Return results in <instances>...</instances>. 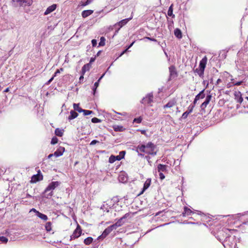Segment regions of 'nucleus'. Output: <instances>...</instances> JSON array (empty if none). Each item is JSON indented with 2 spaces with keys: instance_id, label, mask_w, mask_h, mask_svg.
Returning <instances> with one entry per match:
<instances>
[{
  "instance_id": "473e14b6",
  "label": "nucleus",
  "mask_w": 248,
  "mask_h": 248,
  "mask_svg": "<svg viewBox=\"0 0 248 248\" xmlns=\"http://www.w3.org/2000/svg\"><path fill=\"white\" fill-rule=\"evenodd\" d=\"M89 64H87L84 65L82 67V73L83 75L84 74V73L86 72V71L89 70Z\"/></svg>"
},
{
  "instance_id": "6e6552de",
  "label": "nucleus",
  "mask_w": 248,
  "mask_h": 248,
  "mask_svg": "<svg viewBox=\"0 0 248 248\" xmlns=\"http://www.w3.org/2000/svg\"><path fill=\"white\" fill-rule=\"evenodd\" d=\"M234 94L235 99L237 101V102H238L240 104L242 103L243 101V99L242 97V94L241 92L239 91L235 92Z\"/></svg>"
},
{
  "instance_id": "4be33fe9",
  "label": "nucleus",
  "mask_w": 248,
  "mask_h": 248,
  "mask_svg": "<svg viewBox=\"0 0 248 248\" xmlns=\"http://www.w3.org/2000/svg\"><path fill=\"white\" fill-rule=\"evenodd\" d=\"M174 35L175 36L179 38V39H180L182 38V32L181 31V30L179 29H176L175 30H174Z\"/></svg>"
},
{
  "instance_id": "e2e57ef3",
  "label": "nucleus",
  "mask_w": 248,
  "mask_h": 248,
  "mask_svg": "<svg viewBox=\"0 0 248 248\" xmlns=\"http://www.w3.org/2000/svg\"><path fill=\"white\" fill-rule=\"evenodd\" d=\"M31 211H33L34 212L36 213V215H37V212H38V211H37L36 209H34V208H32Z\"/></svg>"
},
{
  "instance_id": "b1692460",
  "label": "nucleus",
  "mask_w": 248,
  "mask_h": 248,
  "mask_svg": "<svg viewBox=\"0 0 248 248\" xmlns=\"http://www.w3.org/2000/svg\"><path fill=\"white\" fill-rule=\"evenodd\" d=\"M36 216L44 220H46L47 219V217L46 215L43 214L39 212H37Z\"/></svg>"
},
{
  "instance_id": "5701e85b",
  "label": "nucleus",
  "mask_w": 248,
  "mask_h": 248,
  "mask_svg": "<svg viewBox=\"0 0 248 248\" xmlns=\"http://www.w3.org/2000/svg\"><path fill=\"white\" fill-rule=\"evenodd\" d=\"M112 231L111 230V229L109 228V227L106 228L104 231L103 232L102 236L103 237H105L107 235H108L110 232H111ZM101 236H100L99 237H100Z\"/></svg>"
},
{
  "instance_id": "774afa93",
  "label": "nucleus",
  "mask_w": 248,
  "mask_h": 248,
  "mask_svg": "<svg viewBox=\"0 0 248 248\" xmlns=\"http://www.w3.org/2000/svg\"><path fill=\"white\" fill-rule=\"evenodd\" d=\"M84 77H83V75L82 74V75H81L80 78H79V79L80 80H81L82 79H83Z\"/></svg>"
},
{
  "instance_id": "ea45409f",
  "label": "nucleus",
  "mask_w": 248,
  "mask_h": 248,
  "mask_svg": "<svg viewBox=\"0 0 248 248\" xmlns=\"http://www.w3.org/2000/svg\"><path fill=\"white\" fill-rule=\"evenodd\" d=\"M141 121H142V118L140 117L137 118H135L133 120V122H135L138 124L140 123L141 122Z\"/></svg>"
},
{
  "instance_id": "c9c22d12",
  "label": "nucleus",
  "mask_w": 248,
  "mask_h": 248,
  "mask_svg": "<svg viewBox=\"0 0 248 248\" xmlns=\"http://www.w3.org/2000/svg\"><path fill=\"white\" fill-rule=\"evenodd\" d=\"M125 151H121L120 153H119V155H118L117 156L118 157H120V160L124 158V155H125Z\"/></svg>"
},
{
  "instance_id": "f03ea898",
  "label": "nucleus",
  "mask_w": 248,
  "mask_h": 248,
  "mask_svg": "<svg viewBox=\"0 0 248 248\" xmlns=\"http://www.w3.org/2000/svg\"><path fill=\"white\" fill-rule=\"evenodd\" d=\"M60 184L61 183L58 181L52 182L47 186V187L45 189V192L46 193L48 191H51V192L49 193V195L51 196L53 195L52 190H53L56 187L59 186Z\"/></svg>"
},
{
  "instance_id": "864d4df0",
  "label": "nucleus",
  "mask_w": 248,
  "mask_h": 248,
  "mask_svg": "<svg viewBox=\"0 0 248 248\" xmlns=\"http://www.w3.org/2000/svg\"><path fill=\"white\" fill-rule=\"evenodd\" d=\"M55 77L54 76L47 81V84H49L54 79Z\"/></svg>"
},
{
  "instance_id": "c03bdc74",
  "label": "nucleus",
  "mask_w": 248,
  "mask_h": 248,
  "mask_svg": "<svg viewBox=\"0 0 248 248\" xmlns=\"http://www.w3.org/2000/svg\"><path fill=\"white\" fill-rule=\"evenodd\" d=\"M63 71V69L62 68H61L60 69H57L54 75V77H56L57 74L60 73L61 72Z\"/></svg>"
},
{
  "instance_id": "39448f33",
  "label": "nucleus",
  "mask_w": 248,
  "mask_h": 248,
  "mask_svg": "<svg viewBox=\"0 0 248 248\" xmlns=\"http://www.w3.org/2000/svg\"><path fill=\"white\" fill-rule=\"evenodd\" d=\"M40 170L38 172V173L35 175H33L31 177V183H36L38 181H41L43 180V176L42 174H39Z\"/></svg>"
},
{
  "instance_id": "13d9d810",
  "label": "nucleus",
  "mask_w": 248,
  "mask_h": 248,
  "mask_svg": "<svg viewBox=\"0 0 248 248\" xmlns=\"http://www.w3.org/2000/svg\"><path fill=\"white\" fill-rule=\"evenodd\" d=\"M117 114H119V115H123V116H125L126 115V113L125 112H124L123 113H118V112H116Z\"/></svg>"
},
{
  "instance_id": "bb28decb",
  "label": "nucleus",
  "mask_w": 248,
  "mask_h": 248,
  "mask_svg": "<svg viewBox=\"0 0 248 248\" xmlns=\"http://www.w3.org/2000/svg\"><path fill=\"white\" fill-rule=\"evenodd\" d=\"M73 108L75 110L78 111V112H82L83 111V109L79 107L78 104H74Z\"/></svg>"
},
{
  "instance_id": "4d7b16f0",
  "label": "nucleus",
  "mask_w": 248,
  "mask_h": 248,
  "mask_svg": "<svg viewBox=\"0 0 248 248\" xmlns=\"http://www.w3.org/2000/svg\"><path fill=\"white\" fill-rule=\"evenodd\" d=\"M140 131L141 132V133L144 135L146 134V130H140Z\"/></svg>"
},
{
  "instance_id": "69168bd1",
  "label": "nucleus",
  "mask_w": 248,
  "mask_h": 248,
  "mask_svg": "<svg viewBox=\"0 0 248 248\" xmlns=\"http://www.w3.org/2000/svg\"><path fill=\"white\" fill-rule=\"evenodd\" d=\"M221 81V80L220 79H218L217 81V83L219 84Z\"/></svg>"
},
{
  "instance_id": "7ed1b4c3",
  "label": "nucleus",
  "mask_w": 248,
  "mask_h": 248,
  "mask_svg": "<svg viewBox=\"0 0 248 248\" xmlns=\"http://www.w3.org/2000/svg\"><path fill=\"white\" fill-rule=\"evenodd\" d=\"M81 229L79 225H78L77 228L74 231L73 234L71 235V240L78 238L81 235Z\"/></svg>"
},
{
  "instance_id": "dca6fc26",
  "label": "nucleus",
  "mask_w": 248,
  "mask_h": 248,
  "mask_svg": "<svg viewBox=\"0 0 248 248\" xmlns=\"http://www.w3.org/2000/svg\"><path fill=\"white\" fill-rule=\"evenodd\" d=\"M169 71L170 73V78H173L177 76V73L176 72L175 67L173 66H170L169 68Z\"/></svg>"
},
{
  "instance_id": "6ab92c4d",
  "label": "nucleus",
  "mask_w": 248,
  "mask_h": 248,
  "mask_svg": "<svg viewBox=\"0 0 248 248\" xmlns=\"http://www.w3.org/2000/svg\"><path fill=\"white\" fill-rule=\"evenodd\" d=\"M113 128L115 131H123L125 128L122 125H114L113 126Z\"/></svg>"
},
{
  "instance_id": "de8ad7c7",
  "label": "nucleus",
  "mask_w": 248,
  "mask_h": 248,
  "mask_svg": "<svg viewBox=\"0 0 248 248\" xmlns=\"http://www.w3.org/2000/svg\"><path fill=\"white\" fill-rule=\"evenodd\" d=\"M123 218H121L119 219L116 223H118L119 224H121V226L123 224L124 222H123Z\"/></svg>"
},
{
  "instance_id": "c85d7f7f",
  "label": "nucleus",
  "mask_w": 248,
  "mask_h": 248,
  "mask_svg": "<svg viewBox=\"0 0 248 248\" xmlns=\"http://www.w3.org/2000/svg\"><path fill=\"white\" fill-rule=\"evenodd\" d=\"M204 69H202V68H197L195 70V72H196L200 77H202L204 74Z\"/></svg>"
},
{
  "instance_id": "a19ab883",
  "label": "nucleus",
  "mask_w": 248,
  "mask_h": 248,
  "mask_svg": "<svg viewBox=\"0 0 248 248\" xmlns=\"http://www.w3.org/2000/svg\"><path fill=\"white\" fill-rule=\"evenodd\" d=\"M92 122L93 123H100L101 122V120L96 117H94L92 119Z\"/></svg>"
},
{
  "instance_id": "3c124183",
  "label": "nucleus",
  "mask_w": 248,
  "mask_h": 248,
  "mask_svg": "<svg viewBox=\"0 0 248 248\" xmlns=\"http://www.w3.org/2000/svg\"><path fill=\"white\" fill-rule=\"evenodd\" d=\"M159 173L160 179L161 180H163L165 177V175L163 174L162 172H159Z\"/></svg>"
},
{
  "instance_id": "37998d69",
  "label": "nucleus",
  "mask_w": 248,
  "mask_h": 248,
  "mask_svg": "<svg viewBox=\"0 0 248 248\" xmlns=\"http://www.w3.org/2000/svg\"><path fill=\"white\" fill-rule=\"evenodd\" d=\"M189 114V113L188 112V111H186V112H185L182 116V118L183 119H186L187 118V116Z\"/></svg>"
},
{
  "instance_id": "338daca9",
  "label": "nucleus",
  "mask_w": 248,
  "mask_h": 248,
  "mask_svg": "<svg viewBox=\"0 0 248 248\" xmlns=\"http://www.w3.org/2000/svg\"><path fill=\"white\" fill-rule=\"evenodd\" d=\"M94 61V58H92L91 59V60H90V62L91 63V62H93Z\"/></svg>"
},
{
  "instance_id": "bf43d9fd",
  "label": "nucleus",
  "mask_w": 248,
  "mask_h": 248,
  "mask_svg": "<svg viewBox=\"0 0 248 248\" xmlns=\"http://www.w3.org/2000/svg\"><path fill=\"white\" fill-rule=\"evenodd\" d=\"M129 216V214H126L124 215V216H123L122 218H123V219L126 218L127 217H128Z\"/></svg>"
},
{
  "instance_id": "79ce46f5",
  "label": "nucleus",
  "mask_w": 248,
  "mask_h": 248,
  "mask_svg": "<svg viewBox=\"0 0 248 248\" xmlns=\"http://www.w3.org/2000/svg\"><path fill=\"white\" fill-rule=\"evenodd\" d=\"M15 2L19 3V5L21 6H22V0H12V2L14 4Z\"/></svg>"
},
{
  "instance_id": "6e6d98bb",
  "label": "nucleus",
  "mask_w": 248,
  "mask_h": 248,
  "mask_svg": "<svg viewBox=\"0 0 248 248\" xmlns=\"http://www.w3.org/2000/svg\"><path fill=\"white\" fill-rule=\"evenodd\" d=\"M128 50V49L126 48V49H125L124 51H123L121 53V54L120 55V57L122 56L123 55H124L127 51Z\"/></svg>"
},
{
  "instance_id": "09e8293b",
  "label": "nucleus",
  "mask_w": 248,
  "mask_h": 248,
  "mask_svg": "<svg viewBox=\"0 0 248 248\" xmlns=\"http://www.w3.org/2000/svg\"><path fill=\"white\" fill-rule=\"evenodd\" d=\"M92 43L93 46H96L97 44V41L95 39H93L92 40Z\"/></svg>"
},
{
  "instance_id": "58836bf2",
  "label": "nucleus",
  "mask_w": 248,
  "mask_h": 248,
  "mask_svg": "<svg viewBox=\"0 0 248 248\" xmlns=\"http://www.w3.org/2000/svg\"><path fill=\"white\" fill-rule=\"evenodd\" d=\"M58 140L56 137H53L51 141V144H55L58 142Z\"/></svg>"
},
{
  "instance_id": "4468645a",
  "label": "nucleus",
  "mask_w": 248,
  "mask_h": 248,
  "mask_svg": "<svg viewBox=\"0 0 248 248\" xmlns=\"http://www.w3.org/2000/svg\"><path fill=\"white\" fill-rule=\"evenodd\" d=\"M151 178L147 179L146 180V181H145V183L144 184L143 190L141 191V192L140 193V194L143 193V192L150 186L151 185Z\"/></svg>"
},
{
  "instance_id": "8fccbe9b",
  "label": "nucleus",
  "mask_w": 248,
  "mask_h": 248,
  "mask_svg": "<svg viewBox=\"0 0 248 248\" xmlns=\"http://www.w3.org/2000/svg\"><path fill=\"white\" fill-rule=\"evenodd\" d=\"M99 141L98 140H93L91 141V142L90 143V145H93L94 144H95L96 143H98Z\"/></svg>"
},
{
  "instance_id": "0e129e2a",
  "label": "nucleus",
  "mask_w": 248,
  "mask_h": 248,
  "mask_svg": "<svg viewBox=\"0 0 248 248\" xmlns=\"http://www.w3.org/2000/svg\"><path fill=\"white\" fill-rule=\"evenodd\" d=\"M53 156H54V154H50L48 155V158H50L51 157H52Z\"/></svg>"
},
{
  "instance_id": "c756f323",
  "label": "nucleus",
  "mask_w": 248,
  "mask_h": 248,
  "mask_svg": "<svg viewBox=\"0 0 248 248\" xmlns=\"http://www.w3.org/2000/svg\"><path fill=\"white\" fill-rule=\"evenodd\" d=\"M55 134L59 137H61L63 135V130L59 128H56L55 130Z\"/></svg>"
},
{
  "instance_id": "72a5a7b5",
  "label": "nucleus",
  "mask_w": 248,
  "mask_h": 248,
  "mask_svg": "<svg viewBox=\"0 0 248 248\" xmlns=\"http://www.w3.org/2000/svg\"><path fill=\"white\" fill-rule=\"evenodd\" d=\"M51 223L48 222L46 224V229L47 232H50L51 230Z\"/></svg>"
},
{
  "instance_id": "cd10ccee",
  "label": "nucleus",
  "mask_w": 248,
  "mask_h": 248,
  "mask_svg": "<svg viewBox=\"0 0 248 248\" xmlns=\"http://www.w3.org/2000/svg\"><path fill=\"white\" fill-rule=\"evenodd\" d=\"M172 6L173 5L172 4L170 6L169 10L168 11V15L173 18L175 17V15L173 14Z\"/></svg>"
},
{
  "instance_id": "a18cd8bd",
  "label": "nucleus",
  "mask_w": 248,
  "mask_h": 248,
  "mask_svg": "<svg viewBox=\"0 0 248 248\" xmlns=\"http://www.w3.org/2000/svg\"><path fill=\"white\" fill-rule=\"evenodd\" d=\"M194 107V106H192L191 107L189 106L188 108V110L187 111H188V112L190 114L193 111Z\"/></svg>"
},
{
  "instance_id": "4c0bfd02",
  "label": "nucleus",
  "mask_w": 248,
  "mask_h": 248,
  "mask_svg": "<svg viewBox=\"0 0 248 248\" xmlns=\"http://www.w3.org/2000/svg\"><path fill=\"white\" fill-rule=\"evenodd\" d=\"M0 241L4 243H6L8 242V239L4 236H0Z\"/></svg>"
},
{
  "instance_id": "9b49d317",
  "label": "nucleus",
  "mask_w": 248,
  "mask_h": 248,
  "mask_svg": "<svg viewBox=\"0 0 248 248\" xmlns=\"http://www.w3.org/2000/svg\"><path fill=\"white\" fill-rule=\"evenodd\" d=\"M153 96L151 94H148L142 100V103L149 104L153 101Z\"/></svg>"
},
{
  "instance_id": "9d476101",
  "label": "nucleus",
  "mask_w": 248,
  "mask_h": 248,
  "mask_svg": "<svg viewBox=\"0 0 248 248\" xmlns=\"http://www.w3.org/2000/svg\"><path fill=\"white\" fill-rule=\"evenodd\" d=\"M207 61V58L206 56H204L200 62L199 68L204 69L205 68L206 64Z\"/></svg>"
},
{
  "instance_id": "1a4fd4ad",
  "label": "nucleus",
  "mask_w": 248,
  "mask_h": 248,
  "mask_svg": "<svg viewBox=\"0 0 248 248\" xmlns=\"http://www.w3.org/2000/svg\"><path fill=\"white\" fill-rule=\"evenodd\" d=\"M57 8V4H53L52 5L47 8L46 10L44 13L45 15H47L51 12H53Z\"/></svg>"
},
{
  "instance_id": "680f3d73",
  "label": "nucleus",
  "mask_w": 248,
  "mask_h": 248,
  "mask_svg": "<svg viewBox=\"0 0 248 248\" xmlns=\"http://www.w3.org/2000/svg\"><path fill=\"white\" fill-rule=\"evenodd\" d=\"M134 42H132L129 46L127 48V49H128L129 48H130L134 44Z\"/></svg>"
},
{
  "instance_id": "aec40b11",
  "label": "nucleus",
  "mask_w": 248,
  "mask_h": 248,
  "mask_svg": "<svg viewBox=\"0 0 248 248\" xmlns=\"http://www.w3.org/2000/svg\"><path fill=\"white\" fill-rule=\"evenodd\" d=\"M78 116V114L74 111V110H71L70 111V116L68 117V119L69 120H73L76 118H77Z\"/></svg>"
},
{
  "instance_id": "49530a36",
  "label": "nucleus",
  "mask_w": 248,
  "mask_h": 248,
  "mask_svg": "<svg viewBox=\"0 0 248 248\" xmlns=\"http://www.w3.org/2000/svg\"><path fill=\"white\" fill-rule=\"evenodd\" d=\"M93 0H87L85 3L82 4L83 6H86L90 4Z\"/></svg>"
},
{
  "instance_id": "052dcab7",
  "label": "nucleus",
  "mask_w": 248,
  "mask_h": 248,
  "mask_svg": "<svg viewBox=\"0 0 248 248\" xmlns=\"http://www.w3.org/2000/svg\"><path fill=\"white\" fill-rule=\"evenodd\" d=\"M242 83V81L237 82L234 84L235 85H240Z\"/></svg>"
},
{
  "instance_id": "f3484780",
  "label": "nucleus",
  "mask_w": 248,
  "mask_h": 248,
  "mask_svg": "<svg viewBox=\"0 0 248 248\" xmlns=\"http://www.w3.org/2000/svg\"><path fill=\"white\" fill-rule=\"evenodd\" d=\"M93 13V11L92 10H84L82 12V16L83 18H86L90 16Z\"/></svg>"
},
{
  "instance_id": "a878e982",
  "label": "nucleus",
  "mask_w": 248,
  "mask_h": 248,
  "mask_svg": "<svg viewBox=\"0 0 248 248\" xmlns=\"http://www.w3.org/2000/svg\"><path fill=\"white\" fill-rule=\"evenodd\" d=\"M93 238L91 237H89L84 239V243L85 245H89L93 242Z\"/></svg>"
},
{
  "instance_id": "a211bd4d",
  "label": "nucleus",
  "mask_w": 248,
  "mask_h": 248,
  "mask_svg": "<svg viewBox=\"0 0 248 248\" xmlns=\"http://www.w3.org/2000/svg\"><path fill=\"white\" fill-rule=\"evenodd\" d=\"M116 160L120 161V157H118L117 155L115 156L113 155H111L109 158L108 162L110 163H113Z\"/></svg>"
},
{
  "instance_id": "20e7f679",
  "label": "nucleus",
  "mask_w": 248,
  "mask_h": 248,
  "mask_svg": "<svg viewBox=\"0 0 248 248\" xmlns=\"http://www.w3.org/2000/svg\"><path fill=\"white\" fill-rule=\"evenodd\" d=\"M132 18H133V16H131V17H130L129 18L123 19V20H121L120 21L117 22V23H116L114 25V26H119V28L118 29V30H119L121 28H122L125 25H126L129 21H130V20H131L132 19ZM118 31H117L116 32H117Z\"/></svg>"
},
{
  "instance_id": "f8f14e48",
  "label": "nucleus",
  "mask_w": 248,
  "mask_h": 248,
  "mask_svg": "<svg viewBox=\"0 0 248 248\" xmlns=\"http://www.w3.org/2000/svg\"><path fill=\"white\" fill-rule=\"evenodd\" d=\"M176 104V101L175 99L170 100L166 105L164 106V108H170Z\"/></svg>"
},
{
  "instance_id": "2f4dec72",
  "label": "nucleus",
  "mask_w": 248,
  "mask_h": 248,
  "mask_svg": "<svg viewBox=\"0 0 248 248\" xmlns=\"http://www.w3.org/2000/svg\"><path fill=\"white\" fill-rule=\"evenodd\" d=\"M121 224H119L118 223H115V224L109 226L112 231L113 230L116 229L118 227H120Z\"/></svg>"
},
{
  "instance_id": "f704fd0d",
  "label": "nucleus",
  "mask_w": 248,
  "mask_h": 248,
  "mask_svg": "<svg viewBox=\"0 0 248 248\" xmlns=\"http://www.w3.org/2000/svg\"><path fill=\"white\" fill-rule=\"evenodd\" d=\"M105 45V39L104 37H101L100 38V41L99 43L100 46H104Z\"/></svg>"
},
{
  "instance_id": "0eeeda50",
  "label": "nucleus",
  "mask_w": 248,
  "mask_h": 248,
  "mask_svg": "<svg viewBox=\"0 0 248 248\" xmlns=\"http://www.w3.org/2000/svg\"><path fill=\"white\" fill-rule=\"evenodd\" d=\"M65 151V148L63 147H59L54 153V156L56 157H59L62 156Z\"/></svg>"
},
{
  "instance_id": "393cba45",
  "label": "nucleus",
  "mask_w": 248,
  "mask_h": 248,
  "mask_svg": "<svg viewBox=\"0 0 248 248\" xmlns=\"http://www.w3.org/2000/svg\"><path fill=\"white\" fill-rule=\"evenodd\" d=\"M22 6L24 5V6H30L33 3L32 0H22Z\"/></svg>"
},
{
  "instance_id": "423d86ee",
  "label": "nucleus",
  "mask_w": 248,
  "mask_h": 248,
  "mask_svg": "<svg viewBox=\"0 0 248 248\" xmlns=\"http://www.w3.org/2000/svg\"><path fill=\"white\" fill-rule=\"evenodd\" d=\"M211 98L212 95L211 94L206 96L205 101L202 104L201 106V108L202 109H204L207 107V105L211 101Z\"/></svg>"
},
{
  "instance_id": "7c9ffc66",
  "label": "nucleus",
  "mask_w": 248,
  "mask_h": 248,
  "mask_svg": "<svg viewBox=\"0 0 248 248\" xmlns=\"http://www.w3.org/2000/svg\"><path fill=\"white\" fill-rule=\"evenodd\" d=\"M119 180L122 182H124L127 181V178L126 176H124L123 174H122L119 175Z\"/></svg>"
},
{
  "instance_id": "f257e3e1",
  "label": "nucleus",
  "mask_w": 248,
  "mask_h": 248,
  "mask_svg": "<svg viewBox=\"0 0 248 248\" xmlns=\"http://www.w3.org/2000/svg\"><path fill=\"white\" fill-rule=\"evenodd\" d=\"M155 145L151 142H148L146 145H139L137 149L140 151L147 154L155 155L156 152L155 151Z\"/></svg>"
},
{
  "instance_id": "603ef678",
  "label": "nucleus",
  "mask_w": 248,
  "mask_h": 248,
  "mask_svg": "<svg viewBox=\"0 0 248 248\" xmlns=\"http://www.w3.org/2000/svg\"><path fill=\"white\" fill-rule=\"evenodd\" d=\"M99 81H97V82H95V83L94 84V87H95V89H96L98 87V85H99Z\"/></svg>"
},
{
  "instance_id": "412c9836",
  "label": "nucleus",
  "mask_w": 248,
  "mask_h": 248,
  "mask_svg": "<svg viewBox=\"0 0 248 248\" xmlns=\"http://www.w3.org/2000/svg\"><path fill=\"white\" fill-rule=\"evenodd\" d=\"M192 213L193 212L189 208L187 207H184V212L183 213L184 216L191 215Z\"/></svg>"
},
{
  "instance_id": "ddd939ff",
  "label": "nucleus",
  "mask_w": 248,
  "mask_h": 248,
  "mask_svg": "<svg viewBox=\"0 0 248 248\" xmlns=\"http://www.w3.org/2000/svg\"><path fill=\"white\" fill-rule=\"evenodd\" d=\"M203 92H204V90H203L199 94H198L195 98V99L194 100V104H196L197 101L198 100H199L200 99H202L203 98H204L205 97V95L203 93Z\"/></svg>"
},
{
  "instance_id": "e433bc0d",
  "label": "nucleus",
  "mask_w": 248,
  "mask_h": 248,
  "mask_svg": "<svg viewBox=\"0 0 248 248\" xmlns=\"http://www.w3.org/2000/svg\"><path fill=\"white\" fill-rule=\"evenodd\" d=\"M82 112H83L84 115L85 116L91 114L93 113V112L91 110H85V109H83V111Z\"/></svg>"
},
{
  "instance_id": "5fc2aeb1",
  "label": "nucleus",
  "mask_w": 248,
  "mask_h": 248,
  "mask_svg": "<svg viewBox=\"0 0 248 248\" xmlns=\"http://www.w3.org/2000/svg\"><path fill=\"white\" fill-rule=\"evenodd\" d=\"M146 39L150 40V41H156V40L155 39H154V38H150V37H146Z\"/></svg>"
},
{
  "instance_id": "2eb2a0df",
  "label": "nucleus",
  "mask_w": 248,
  "mask_h": 248,
  "mask_svg": "<svg viewBox=\"0 0 248 248\" xmlns=\"http://www.w3.org/2000/svg\"><path fill=\"white\" fill-rule=\"evenodd\" d=\"M167 166L165 165L159 164L157 166V171L158 172H166L167 171Z\"/></svg>"
}]
</instances>
